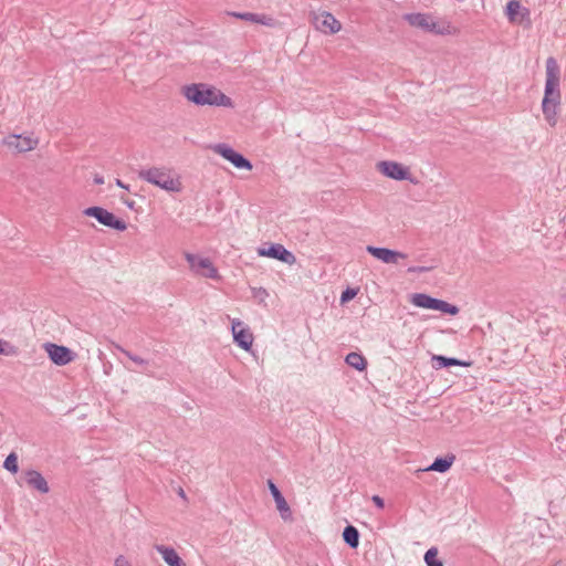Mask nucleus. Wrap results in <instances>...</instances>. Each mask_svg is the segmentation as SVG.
<instances>
[{
    "instance_id": "nucleus-1",
    "label": "nucleus",
    "mask_w": 566,
    "mask_h": 566,
    "mask_svg": "<svg viewBox=\"0 0 566 566\" xmlns=\"http://www.w3.org/2000/svg\"><path fill=\"white\" fill-rule=\"evenodd\" d=\"M560 70L554 57L546 60L545 92L542 101V111L549 126L557 124L558 106L560 103L559 91Z\"/></svg>"
},
{
    "instance_id": "nucleus-2",
    "label": "nucleus",
    "mask_w": 566,
    "mask_h": 566,
    "mask_svg": "<svg viewBox=\"0 0 566 566\" xmlns=\"http://www.w3.org/2000/svg\"><path fill=\"white\" fill-rule=\"evenodd\" d=\"M182 95L197 106L233 107L232 99L219 88L206 83H192L181 88Z\"/></svg>"
},
{
    "instance_id": "nucleus-3",
    "label": "nucleus",
    "mask_w": 566,
    "mask_h": 566,
    "mask_svg": "<svg viewBox=\"0 0 566 566\" xmlns=\"http://www.w3.org/2000/svg\"><path fill=\"white\" fill-rule=\"evenodd\" d=\"M402 19L412 28L437 35H450L458 32L457 28L447 20L436 21L429 13H406Z\"/></svg>"
},
{
    "instance_id": "nucleus-4",
    "label": "nucleus",
    "mask_w": 566,
    "mask_h": 566,
    "mask_svg": "<svg viewBox=\"0 0 566 566\" xmlns=\"http://www.w3.org/2000/svg\"><path fill=\"white\" fill-rule=\"evenodd\" d=\"M138 177L151 185H155L168 192H180L181 181L175 177L170 169L165 167H151L138 171Z\"/></svg>"
},
{
    "instance_id": "nucleus-5",
    "label": "nucleus",
    "mask_w": 566,
    "mask_h": 566,
    "mask_svg": "<svg viewBox=\"0 0 566 566\" xmlns=\"http://www.w3.org/2000/svg\"><path fill=\"white\" fill-rule=\"evenodd\" d=\"M411 303L417 307L440 311L450 315H457L459 313L458 306L423 293L413 294Z\"/></svg>"
},
{
    "instance_id": "nucleus-6",
    "label": "nucleus",
    "mask_w": 566,
    "mask_h": 566,
    "mask_svg": "<svg viewBox=\"0 0 566 566\" xmlns=\"http://www.w3.org/2000/svg\"><path fill=\"white\" fill-rule=\"evenodd\" d=\"M377 170L394 180H408L413 185L418 182L411 175L410 169L397 161H379L377 164Z\"/></svg>"
},
{
    "instance_id": "nucleus-7",
    "label": "nucleus",
    "mask_w": 566,
    "mask_h": 566,
    "mask_svg": "<svg viewBox=\"0 0 566 566\" xmlns=\"http://www.w3.org/2000/svg\"><path fill=\"white\" fill-rule=\"evenodd\" d=\"M311 22L314 28L326 34H335L342 29L340 22L329 12H312Z\"/></svg>"
},
{
    "instance_id": "nucleus-8",
    "label": "nucleus",
    "mask_w": 566,
    "mask_h": 566,
    "mask_svg": "<svg viewBox=\"0 0 566 566\" xmlns=\"http://www.w3.org/2000/svg\"><path fill=\"white\" fill-rule=\"evenodd\" d=\"M83 213L88 217L95 218L99 223L109 227L112 229L124 231L127 226L126 222L117 219L112 212L101 207L86 208Z\"/></svg>"
},
{
    "instance_id": "nucleus-9",
    "label": "nucleus",
    "mask_w": 566,
    "mask_h": 566,
    "mask_svg": "<svg viewBox=\"0 0 566 566\" xmlns=\"http://www.w3.org/2000/svg\"><path fill=\"white\" fill-rule=\"evenodd\" d=\"M185 258L192 272L208 279H219L218 270L208 258H200L192 253H186Z\"/></svg>"
},
{
    "instance_id": "nucleus-10",
    "label": "nucleus",
    "mask_w": 566,
    "mask_h": 566,
    "mask_svg": "<svg viewBox=\"0 0 566 566\" xmlns=\"http://www.w3.org/2000/svg\"><path fill=\"white\" fill-rule=\"evenodd\" d=\"M212 150L229 160L234 167L239 169H252V164L244 158L241 154L234 151L227 144H217L212 146Z\"/></svg>"
},
{
    "instance_id": "nucleus-11",
    "label": "nucleus",
    "mask_w": 566,
    "mask_h": 566,
    "mask_svg": "<svg viewBox=\"0 0 566 566\" xmlns=\"http://www.w3.org/2000/svg\"><path fill=\"white\" fill-rule=\"evenodd\" d=\"M2 143L11 150L24 153L34 149L39 142L32 136L10 135Z\"/></svg>"
},
{
    "instance_id": "nucleus-12",
    "label": "nucleus",
    "mask_w": 566,
    "mask_h": 566,
    "mask_svg": "<svg viewBox=\"0 0 566 566\" xmlns=\"http://www.w3.org/2000/svg\"><path fill=\"white\" fill-rule=\"evenodd\" d=\"M44 348H45V352L48 353L50 359L59 366H64V365L71 363L75 356L74 353L70 348H67L65 346H61V345L46 343L44 345Z\"/></svg>"
},
{
    "instance_id": "nucleus-13",
    "label": "nucleus",
    "mask_w": 566,
    "mask_h": 566,
    "mask_svg": "<svg viewBox=\"0 0 566 566\" xmlns=\"http://www.w3.org/2000/svg\"><path fill=\"white\" fill-rule=\"evenodd\" d=\"M233 339L244 350H249L253 344V334L240 319H232Z\"/></svg>"
},
{
    "instance_id": "nucleus-14",
    "label": "nucleus",
    "mask_w": 566,
    "mask_h": 566,
    "mask_svg": "<svg viewBox=\"0 0 566 566\" xmlns=\"http://www.w3.org/2000/svg\"><path fill=\"white\" fill-rule=\"evenodd\" d=\"M258 254L261 256H269L275 260H280L290 265L295 262L294 254L279 243L271 244L269 248H260L258 250Z\"/></svg>"
},
{
    "instance_id": "nucleus-15",
    "label": "nucleus",
    "mask_w": 566,
    "mask_h": 566,
    "mask_svg": "<svg viewBox=\"0 0 566 566\" xmlns=\"http://www.w3.org/2000/svg\"><path fill=\"white\" fill-rule=\"evenodd\" d=\"M505 13L511 23L523 24L524 21L530 23V10L517 0L507 2Z\"/></svg>"
},
{
    "instance_id": "nucleus-16",
    "label": "nucleus",
    "mask_w": 566,
    "mask_h": 566,
    "mask_svg": "<svg viewBox=\"0 0 566 566\" xmlns=\"http://www.w3.org/2000/svg\"><path fill=\"white\" fill-rule=\"evenodd\" d=\"M366 251L386 264H397L400 259H406V254L387 248L367 245Z\"/></svg>"
},
{
    "instance_id": "nucleus-17",
    "label": "nucleus",
    "mask_w": 566,
    "mask_h": 566,
    "mask_svg": "<svg viewBox=\"0 0 566 566\" xmlns=\"http://www.w3.org/2000/svg\"><path fill=\"white\" fill-rule=\"evenodd\" d=\"M268 485H269V490L275 501L276 509L281 514V517L284 521L291 520V517H292L291 509H290L286 500L282 495V493L277 489V486L271 480L268 481Z\"/></svg>"
},
{
    "instance_id": "nucleus-18",
    "label": "nucleus",
    "mask_w": 566,
    "mask_h": 566,
    "mask_svg": "<svg viewBox=\"0 0 566 566\" xmlns=\"http://www.w3.org/2000/svg\"><path fill=\"white\" fill-rule=\"evenodd\" d=\"M24 480L30 488L35 489L41 493H48L50 491L46 480L36 470L25 471Z\"/></svg>"
},
{
    "instance_id": "nucleus-19",
    "label": "nucleus",
    "mask_w": 566,
    "mask_h": 566,
    "mask_svg": "<svg viewBox=\"0 0 566 566\" xmlns=\"http://www.w3.org/2000/svg\"><path fill=\"white\" fill-rule=\"evenodd\" d=\"M231 17H234L237 19H241L251 23H259L268 27L274 25V19L265 15V14H256L252 12H229L228 13Z\"/></svg>"
},
{
    "instance_id": "nucleus-20",
    "label": "nucleus",
    "mask_w": 566,
    "mask_h": 566,
    "mask_svg": "<svg viewBox=\"0 0 566 566\" xmlns=\"http://www.w3.org/2000/svg\"><path fill=\"white\" fill-rule=\"evenodd\" d=\"M155 549L161 555L165 563L169 566H186L184 560L177 554V552L172 547H168L165 545H155Z\"/></svg>"
},
{
    "instance_id": "nucleus-21",
    "label": "nucleus",
    "mask_w": 566,
    "mask_h": 566,
    "mask_svg": "<svg viewBox=\"0 0 566 566\" xmlns=\"http://www.w3.org/2000/svg\"><path fill=\"white\" fill-rule=\"evenodd\" d=\"M469 363L461 361L457 358H450L442 355H433L432 356V366L436 369H440L443 367L450 366H469Z\"/></svg>"
},
{
    "instance_id": "nucleus-22",
    "label": "nucleus",
    "mask_w": 566,
    "mask_h": 566,
    "mask_svg": "<svg viewBox=\"0 0 566 566\" xmlns=\"http://www.w3.org/2000/svg\"><path fill=\"white\" fill-rule=\"evenodd\" d=\"M345 361L347 365H349L350 367L355 368L358 371H363L367 367L366 358L361 354L356 352L349 353L346 356Z\"/></svg>"
},
{
    "instance_id": "nucleus-23",
    "label": "nucleus",
    "mask_w": 566,
    "mask_h": 566,
    "mask_svg": "<svg viewBox=\"0 0 566 566\" xmlns=\"http://www.w3.org/2000/svg\"><path fill=\"white\" fill-rule=\"evenodd\" d=\"M455 460V457L454 455H450V457H446V458H437L432 464L427 468L426 470H432V471H437V472H447L451 465L453 464Z\"/></svg>"
},
{
    "instance_id": "nucleus-24",
    "label": "nucleus",
    "mask_w": 566,
    "mask_h": 566,
    "mask_svg": "<svg viewBox=\"0 0 566 566\" xmlns=\"http://www.w3.org/2000/svg\"><path fill=\"white\" fill-rule=\"evenodd\" d=\"M343 538L350 548H356L359 545V532L353 525H348L344 528Z\"/></svg>"
},
{
    "instance_id": "nucleus-25",
    "label": "nucleus",
    "mask_w": 566,
    "mask_h": 566,
    "mask_svg": "<svg viewBox=\"0 0 566 566\" xmlns=\"http://www.w3.org/2000/svg\"><path fill=\"white\" fill-rule=\"evenodd\" d=\"M114 347L116 350H118L119 353L125 355L129 360H132L136 365L146 366L148 364V361L146 359L142 358L138 355L133 354L132 352L125 349L123 346H120L118 344L114 345Z\"/></svg>"
},
{
    "instance_id": "nucleus-26",
    "label": "nucleus",
    "mask_w": 566,
    "mask_h": 566,
    "mask_svg": "<svg viewBox=\"0 0 566 566\" xmlns=\"http://www.w3.org/2000/svg\"><path fill=\"white\" fill-rule=\"evenodd\" d=\"M424 562L427 566H443V563L438 559V549L436 547H431L426 552Z\"/></svg>"
},
{
    "instance_id": "nucleus-27",
    "label": "nucleus",
    "mask_w": 566,
    "mask_h": 566,
    "mask_svg": "<svg viewBox=\"0 0 566 566\" xmlns=\"http://www.w3.org/2000/svg\"><path fill=\"white\" fill-rule=\"evenodd\" d=\"M3 468L11 473H17L19 470L18 455L11 452L3 462Z\"/></svg>"
},
{
    "instance_id": "nucleus-28",
    "label": "nucleus",
    "mask_w": 566,
    "mask_h": 566,
    "mask_svg": "<svg viewBox=\"0 0 566 566\" xmlns=\"http://www.w3.org/2000/svg\"><path fill=\"white\" fill-rule=\"evenodd\" d=\"M251 292H252V296L260 303V304H263L265 303V300L268 298L269 296V293L263 287H252L251 289Z\"/></svg>"
},
{
    "instance_id": "nucleus-29",
    "label": "nucleus",
    "mask_w": 566,
    "mask_h": 566,
    "mask_svg": "<svg viewBox=\"0 0 566 566\" xmlns=\"http://www.w3.org/2000/svg\"><path fill=\"white\" fill-rule=\"evenodd\" d=\"M356 294H357L356 290L346 289L340 295V303L345 304V303L349 302L350 300H353L356 296Z\"/></svg>"
},
{
    "instance_id": "nucleus-30",
    "label": "nucleus",
    "mask_w": 566,
    "mask_h": 566,
    "mask_svg": "<svg viewBox=\"0 0 566 566\" xmlns=\"http://www.w3.org/2000/svg\"><path fill=\"white\" fill-rule=\"evenodd\" d=\"M115 566H133L128 559H126L124 556H118L116 559H115Z\"/></svg>"
},
{
    "instance_id": "nucleus-31",
    "label": "nucleus",
    "mask_w": 566,
    "mask_h": 566,
    "mask_svg": "<svg viewBox=\"0 0 566 566\" xmlns=\"http://www.w3.org/2000/svg\"><path fill=\"white\" fill-rule=\"evenodd\" d=\"M432 268L430 266H415V268H409V272H419V273H422V272H428L430 271Z\"/></svg>"
},
{
    "instance_id": "nucleus-32",
    "label": "nucleus",
    "mask_w": 566,
    "mask_h": 566,
    "mask_svg": "<svg viewBox=\"0 0 566 566\" xmlns=\"http://www.w3.org/2000/svg\"><path fill=\"white\" fill-rule=\"evenodd\" d=\"M371 500L379 509L385 506L384 500L379 495H374Z\"/></svg>"
},
{
    "instance_id": "nucleus-33",
    "label": "nucleus",
    "mask_w": 566,
    "mask_h": 566,
    "mask_svg": "<svg viewBox=\"0 0 566 566\" xmlns=\"http://www.w3.org/2000/svg\"><path fill=\"white\" fill-rule=\"evenodd\" d=\"M116 185L125 190H129V186L125 185L120 179H116Z\"/></svg>"
},
{
    "instance_id": "nucleus-34",
    "label": "nucleus",
    "mask_w": 566,
    "mask_h": 566,
    "mask_svg": "<svg viewBox=\"0 0 566 566\" xmlns=\"http://www.w3.org/2000/svg\"><path fill=\"white\" fill-rule=\"evenodd\" d=\"M94 182H95L96 185H102V184H104V178H103L102 176H99V175H96V176L94 177Z\"/></svg>"
},
{
    "instance_id": "nucleus-35",
    "label": "nucleus",
    "mask_w": 566,
    "mask_h": 566,
    "mask_svg": "<svg viewBox=\"0 0 566 566\" xmlns=\"http://www.w3.org/2000/svg\"><path fill=\"white\" fill-rule=\"evenodd\" d=\"M6 345H8V344L6 343ZM0 354H4V355L10 354L8 350L4 349V343L2 340H0Z\"/></svg>"
},
{
    "instance_id": "nucleus-36",
    "label": "nucleus",
    "mask_w": 566,
    "mask_h": 566,
    "mask_svg": "<svg viewBox=\"0 0 566 566\" xmlns=\"http://www.w3.org/2000/svg\"><path fill=\"white\" fill-rule=\"evenodd\" d=\"M178 494H179V496H181L182 499H186V494H185V492H184V490H182V489H180V490H179Z\"/></svg>"
},
{
    "instance_id": "nucleus-37",
    "label": "nucleus",
    "mask_w": 566,
    "mask_h": 566,
    "mask_svg": "<svg viewBox=\"0 0 566 566\" xmlns=\"http://www.w3.org/2000/svg\"><path fill=\"white\" fill-rule=\"evenodd\" d=\"M124 202H125L129 208H133V206H134V201L128 202V201H125V200H124Z\"/></svg>"
},
{
    "instance_id": "nucleus-38",
    "label": "nucleus",
    "mask_w": 566,
    "mask_h": 566,
    "mask_svg": "<svg viewBox=\"0 0 566 566\" xmlns=\"http://www.w3.org/2000/svg\"><path fill=\"white\" fill-rule=\"evenodd\" d=\"M554 566H560V565L556 564V565H554Z\"/></svg>"
}]
</instances>
